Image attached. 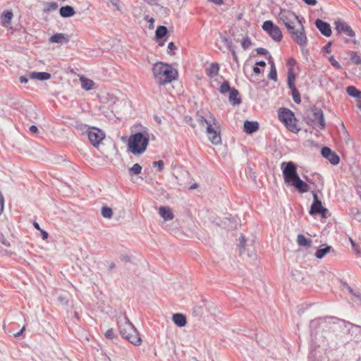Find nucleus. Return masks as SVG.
I'll list each match as a JSON object with an SVG mask.
<instances>
[{"label":"nucleus","instance_id":"nucleus-54","mask_svg":"<svg viewBox=\"0 0 361 361\" xmlns=\"http://www.w3.org/2000/svg\"><path fill=\"white\" fill-rule=\"evenodd\" d=\"M331 42H328L323 48L324 51L330 53L331 52Z\"/></svg>","mask_w":361,"mask_h":361},{"label":"nucleus","instance_id":"nucleus-42","mask_svg":"<svg viewBox=\"0 0 361 361\" xmlns=\"http://www.w3.org/2000/svg\"><path fill=\"white\" fill-rule=\"evenodd\" d=\"M350 242L356 255L357 256H360L361 254V250L360 247L355 243V242L352 238H350Z\"/></svg>","mask_w":361,"mask_h":361},{"label":"nucleus","instance_id":"nucleus-61","mask_svg":"<svg viewBox=\"0 0 361 361\" xmlns=\"http://www.w3.org/2000/svg\"><path fill=\"white\" fill-rule=\"evenodd\" d=\"M354 297H355L357 300H359L361 302V293L358 290H357L356 293H355Z\"/></svg>","mask_w":361,"mask_h":361},{"label":"nucleus","instance_id":"nucleus-32","mask_svg":"<svg viewBox=\"0 0 361 361\" xmlns=\"http://www.w3.org/2000/svg\"><path fill=\"white\" fill-rule=\"evenodd\" d=\"M350 214L353 217V219L356 221L361 222V212L355 207H353L350 209Z\"/></svg>","mask_w":361,"mask_h":361},{"label":"nucleus","instance_id":"nucleus-63","mask_svg":"<svg viewBox=\"0 0 361 361\" xmlns=\"http://www.w3.org/2000/svg\"><path fill=\"white\" fill-rule=\"evenodd\" d=\"M40 231H41V233L42 235V238L44 240L47 239L48 238L47 232H46L45 231H43V230H40Z\"/></svg>","mask_w":361,"mask_h":361},{"label":"nucleus","instance_id":"nucleus-1","mask_svg":"<svg viewBox=\"0 0 361 361\" xmlns=\"http://www.w3.org/2000/svg\"><path fill=\"white\" fill-rule=\"evenodd\" d=\"M279 19L284 25L292 39L301 48L307 46V39L302 25L303 18L299 17L293 11L281 9L279 13Z\"/></svg>","mask_w":361,"mask_h":361},{"label":"nucleus","instance_id":"nucleus-36","mask_svg":"<svg viewBox=\"0 0 361 361\" xmlns=\"http://www.w3.org/2000/svg\"><path fill=\"white\" fill-rule=\"evenodd\" d=\"M102 215L104 218L110 219L113 215V211L110 207H103L102 208Z\"/></svg>","mask_w":361,"mask_h":361},{"label":"nucleus","instance_id":"nucleus-57","mask_svg":"<svg viewBox=\"0 0 361 361\" xmlns=\"http://www.w3.org/2000/svg\"><path fill=\"white\" fill-rule=\"evenodd\" d=\"M19 80L21 83H27L28 82V78L27 76L23 75L20 77Z\"/></svg>","mask_w":361,"mask_h":361},{"label":"nucleus","instance_id":"nucleus-2","mask_svg":"<svg viewBox=\"0 0 361 361\" xmlns=\"http://www.w3.org/2000/svg\"><path fill=\"white\" fill-rule=\"evenodd\" d=\"M117 323L121 336L135 345L141 344V338L134 325L126 315L121 313L117 317Z\"/></svg>","mask_w":361,"mask_h":361},{"label":"nucleus","instance_id":"nucleus-4","mask_svg":"<svg viewBox=\"0 0 361 361\" xmlns=\"http://www.w3.org/2000/svg\"><path fill=\"white\" fill-rule=\"evenodd\" d=\"M149 144V136L142 133H136L128 139V147L129 151L135 154L140 155L144 153Z\"/></svg>","mask_w":361,"mask_h":361},{"label":"nucleus","instance_id":"nucleus-48","mask_svg":"<svg viewBox=\"0 0 361 361\" xmlns=\"http://www.w3.org/2000/svg\"><path fill=\"white\" fill-rule=\"evenodd\" d=\"M144 19L149 22V29H152L154 28V19L153 18H151L149 17V16H145Z\"/></svg>","mask_w":361,"mask_h":361},{"label":"nucleus","instance_id":"nucleus-40","mask_svg":"<svg viewBox=\"0 0 361 361\" xmlns=\"http://www.w3.org/2000/svg\"><path fill=\"white\" fill-rule=\"evenodd\" d=\"M221 40L226 44L230 51L234 49L231 39L224 36H221Z\"/></svg>","mask_w":361,"mask_h":361},{"label":"nucleus","instance_id":"nucleus-64","mask_svg":"<svg viewBox=\"0 0 361 361\" xmlns=\"http://www.w3.org/2000/svg\"><path fill=\"white\" fill-rule=\"evenodd\" d=\"M348 290L349 291V293L353 295V296L355 295V293H356L357 290H355L353 288H351L350 286H348Z\"/></svg>","mask_w":361,"mask_h":361},{"label":"nucleus","instance_id":"nucleus-59","mask_svg":"<svg viewBox=\"0 0 361 361\" xmlns=\"http://www.w3.org/2000/svg\"><path fill=\"white\" fill-rule=\"evenodd\" d=\"M208 1L214 3L216 5H221L223 4V0H208Z\"/></svg>","mask_w":361,"mask_h":361},{"label":"nucleus","instance_id":"nucleus-47","mask_svg":"<svg viewBox=\"0 0 361 361\" xmlns=\"http://www.w3.org/2000/svg\"><path fill=\"white\" fill-rule=\"evenodd\" d=\"M0 242L6 247H10L11 245L10 242L2 234L0 235Z\"/></svg>","mask_w":361,"mask_h":361},{"label":"nucleus","instance_id":"nucleus-45","mask_svg":"<svg viewBox=\"0 0 361 361\" xmlns=\"http://www.w3.org/2000/svg\"><path fill=\"white\" fill-rule=\"evenodd\" d=\"M152 164L153 166L158 168L159 171H161L164 169V161L162 160L154 161Z\"/></svg>","mask_w":361,"mask_h":361},{"label":"nucleus","instance_id":"nucleus-39","mask_svg":"<svg viewBox=\"0 0 361 361\" xmlns=\"http://www.w3.org/2000/svg\"><path fill=\"white\" fill-rule=\"evenodd\" d=\"M252 44L251 39L249 37H245L241 41V45L243 49H247Z\"/></svg>","mask_w":361,"mask_h":361},{"label":"nucleus","instance_id":"nucleus-56","mask_svg":"<svg viewBox=\"0 0 361 361\" xmlns=\"http://www.w3.org/2000/svg\"><path fill=\"white\" fill-rule=\"evenodd\" d=\"M30 130L32 133H37L38 131H39L37 127L36 126H34V125H32V126H31L30 127Z\"/></svg>","mask_w":361,"mask_h":361},{"label":"nucleus","instance_id":"nucleus-23","mask_svg":"<svg viewBox=\"0 0 361 361\" xmlns=\"http://www.w3.org/2000/svg\"><path fill=\"white\" fill-rule=\"evenodd\" d=\"M59 13L63 18H69L75 13L73 8L71 6H62L59 10Z\"/></svg>","mask_w":361,"mask_h":361},{"label":"nucleus","instance_id":"nucleus-13","mask_svg":"<svg viewBox=\"0 0 361 361\" xmlns=\"http://www.w3.org/2000/svg\"><path fill=\"white\" fill-rule=\"evenodd\" d=\"M314 25L324 36L329 37L331 35V28L328 23L324 22L321 19H317Z\"/></svg>","mask_w":361,"mask_h":361},{"label":"nucleus","instance_id":"nucleus-62","mask_svg":"<svg viewBox=\"0 0 361 361\" xmlns=\"http://www.w3.org/2000/svg\"><path fill=\"white\" fill-rule=\"evenodd\" d=\"M253 72L256 74H259L261 73V70L258 66H255L253 67Z\"/></svg>","mask_w":361,"mask_h":361},{"label":"nucleus","instance_id":"nucleus-44","mask_svg":"<svg viewBox=\"0 0 361 361\" xmlns=\"http://www.w3.org/2000/svg\"><path fill=\"white\" fill-rule=\"evenodd\" d=\"M352 61L356 64L361 63V57L358 56L356 53H353L350 57Z\"/></svg>","mask_w":361,"mask_h":361},{"label":"nucleus","instance_id":"nucleus-14","mask_svg":"<svg viewBox=\"0 0 361 361\" xmlns=\"http://www.w3.org/2000/svg\"><path fill=\"white\" fill-rule=\"evenodd\" d=\"M329 210L322 206L321 202H312L310 214L311 215L321 214L323 218H326Z\"/></svg>","mask_w":361,"mask_h":361},{"label":"nucleus","instance_id":"nucleus-51","mask_svg":"<svg viewBox=\"0 0 361 361\" xmlns=\"http://www.w3.org/2000/svg\"><path fill=\"white\" fill-rule=\"evenodd\" d=\"M256 51L258 54H260V55H267L269 54V51L264 49V48H262V47H259V48H257L256 49Z\"/></svg>","mask_w":361,"mask_h":361},{"label":"nucleus","instance_id":"nucleus-12","mask_svg":"<svg viewBox=\"0 0 361 361\" xmlns=\"http://www.w3.org/2000/svg\"><path fill=\"white\" fill-rule=\"evenodd\" d=\"M322 155L327 159L329 162L334 165H336L340 161V157L328 147H324L321 151Z\"/></svg>","mask_w":361,"mask_h":361},{"label":"nucleus","instance_id":"nucleus-35","mask_svg":"<svg viewBox=\"0 0 361 361\" xmlns=\"http://www.w3.org/2000/svg\"><path fill=\"white\" fill-rule=\"evenodd\" d=\"M233 88H231L229 82L224 81L220 86L219 91L221 94H226L230 92Z\"/></svg>","mask_w":361,"mask_h":361},{"label":"nucleus","instance_id":"nucleus-21","mask_svg":"<svg viewBox=\"0 0 361 361\" xmlns=\"http://www.w3.org/2000/svg\"><path fill=\"white\" fill-rule=\"evenodd\" d=\"M173 322L179 327L185 326L186 324V317L180 313H176L173 315Z\"/></svg>","mask_w":361,"mask_h":361},{"label":"nucleus","instance_id":"nucleus-20","mask_svg":"<svg viewBox=\"0 0 361 361\" xmlns=\"http://www.w3.org/2000/svg\"><path fill=\"white\" fill-rule=\"evenodd\" d=\"M102 99V102L106 104L109 108L112 107L118 102L117 97L110 94H106L105 96H103Z\"/></svg>","mask_w":361,"mask_h":361},{"label":"nucleus","instance_id":"nucleus-26","mask_svg":"<svg viewBox=\"0 0 361 361\" xmlns=\"http://www.w3.org/2000/svg\"><path fill=\"white\" fill-rule=\"evenodd\" d=\"M297 243L300 246L310 247L312 245V240L305 238L302 234H298L297 236Z\"/></svg>","mask_w":361,"mask_h":361},{"label":"nucleus","instance_id":"nucleus-31","mask_svg":"<svg viewBox=\"0 0 361 361\" xmlns=\"http://www.w3.org/2000/svg\"><path fill=\"white\" fill-rule=\"evenodd\" d=\"M142 166L139 164H135L128 169V173L130 176L138 175L141 173Z\"/></svg>","mask_w":361,"mask_h":361},{"label":"nucleus","instance_id":"nucleus-50","mask_svg":"<svg viewBox=\"0 0 361 361\" xmlns=\"http://www.w3.org/2000/svg\"><path fill=\"white\" fill-rule=\"evenodd\" d=\"M245 239L244 238V236L241 235L240 238H239V242H240V252H243V249H244L245 246Z\"/></svg>","mask_w":361,"mask_h":361},{"label":"nucleus","instance_id":"nucleus-10","mask_svg":"<svg viewBox=\"0 0 361 361\" xmlns=\"http://www.w3.org/2000/svg\"><path fill=\"white\" fill-rule=\"evenodd\" d=\"M335 25L336 30L338 32L343 33L351 38H355V33L347 23L343 21H336Z\"/></svg>","mask_w":361,"mask_h":361},{"label":"nucleus","instance_id":"nucleus-53","mask_svg":"<svg viewBox=\"0 0 361 361\" xmlns=\"http://www.w3.org/2000/svg\"><path fill=\"white\" fill-rule=\"evenodd\" d=\"M4 206V199L2 194L0 192V214L3 212Z\"/></svg>","mask_w":361,"mask_h":361},{"label":"nucleus","instance_id":"nucleus-46","mask_svg":"<svg viewBox=\"0 0 361 361\" xmlns=\"http://www.w3.org/2000/svg\"><path fill=\"white\" fill-rule=\"evenodd\" d=\"M76 128L81 130L82 132L85 131L87 133V130L90 129L87 125L79 123L76 125Z\"/></svg>","mask_w":361,"mask_h":361},{"label":"nucleus","instance_id":"nucleus-33","mask_svg":"<svg viewBox=\"0 0 361 361\" xmlns=\"http://www.w3.org/2000/svg\"><path fill=\"white\" fill-rule=\"evenodd\" d=\"M289 89L291 90L292 97H293V101L296 104H300L301 102V99H300V94L298 90L295 88V87H293L289 88Z\"/></svg>","mask_w":361,"mask_h":361},{"label":"nucleus","instance_id":"nucleus-41","mask_svg":"<svg viewBox=\"0 0 361 361\" xmlns=\"http://www.w3.org/2000/svg\"><path fill=\"white\" fill-rule=\"evenodd\" d=\"M268 78L274 81L277 80V72L275 66H273V68H271Z\"/></svg>","mask_w":361,"mask_h":361},{"label":"nucleus","instance_id":"nucleus-43","mask_svg":"<svg viewBox=\"0 0 361 361\" xmlns=\"http://www.w3.org/2000/svg\"><path fill=\"white\" fill-rule=\"evenodd\" d=\"M329 61L331 63V66L336 68V69L341 68L340 63L335 59L334 56H329Z\"/></svg>","mask_w":361,"mask_h":361},{"label":"nucleus","instance_id":"nucleus-7","mask_svg":"<svg viewBox=\"0 0 361 361\" xmlns=\"http://www.w3.org/2000/svg\"><path fill=\"white\" fill-rule=\"evenodd\" d=\"M262 29L276 42L282 39L283 35L281 29L273 23L271 20H266L262 25Z\"/></svg>","mask_w":361,"mask_h":361},{"label":"nucleus","instance_id":"nucleus-38","mask_svg":"<svg viewBox=\"0 0 361 361\" xmlns=\"http://www.w3.org/2000/svg\"><path fill=\"white\" fill-rule=\"evenodd\" d=\"M58 4L56 2H50L47 4L46 8L44 9V12L49 13L50 11H55L58 8Z\"/></svg>","mask_w":361,"mask_h":361},{"label":"nucleus","instance_id":"nucleus-52","mask_svg":"<svg viewBox=\"0 0 361 361\" xmlns=\"http://www.w3.org/2000/svg\"><path fill=\"white\" fill-rule=\"evenodd\" d=\"M105 336L109 338H113L115 336L114 331L112 329H110L106 331Z\"/></svg>","mask_w":361,"mask_h":361},{"label":"nucleus","instance_id":"nucleus-8","mask_svg":"<svg viewBox=\"0 0 361 361\" xmlns=\"http://www.w3.org/2000/svg\"><path fill=\"white\" fill-rule=\"evenodd\" d=\"M87 136L90 142L94 147H97L104 138V133L97 128H91L87 130Z\"/></svg>","mask_w":361,"mask_h":361},{"label":"nucleus","instance_id":"nucleus-27","mask_svg":"<svg viewBox=\"0 0 361 361\" xmlns=\"http://www.w3.org/2000/svg\"><path fill=\"white\" fill-rule=\"evenodd\" d=\"M196 118L197 121L199 123L200 125L202 126H204L205 124L207 125V126H208V123H212V122L213 123V124H216V119L212 114L210 115V120H208L205 118L204 116L199 114L197 115Z\"/></svg>","mask_w":361,"mask_h":361},{"label":"nucleus","instance_id":"nucleus-5","mask_svg":"<svg viewBox=\"0 0 361 361\" xmlns=\"http://www.w3.org/2000/svg\"><path fill=\"white\" fill-rule=\"evenodd\" d=\"M285 183L290 185L299 176L295 164L292 161L282 162L281 164Z\"/></svg>","mask_w":361,"mask_h":361},{"label":"nucleus","instance_id":"nucleus-34","mask_svg":"<svg viewBox=\"0 0 361 361\" xmlns=\"http://www.w3.org/2000/svg\"><path fill=\"white\" fill-rule=\"evenodd\" d=\"M295 74L293 73L292 71H288V79H287V82H288V86L289 88H292L293 87H295Z\"/></svg>","mask_w":361,"mask_h":361},{"label":"nucleus","instance_id":"nucleus-19","mask_svg":"<svg viewBox=\"0 0 361 361\" xmlns=\"http://www.w3.org/2000/svg\"><path fill=\"white\" fill-rule=\"evenodd\" d=\"M229 102L233 106L238 105L241 102V99L239 97V92L235 88H233L229 92Z\"/></svg>","mask_w":361,"mask_h":361},{"label":"nucleus","instance_id":"nucleus-28","mask_svg":"<svg viewBox=\"0 0 361 361\" xmlns=\"http://www.w3.org/2000/svg\"><path fill=\"white\" fill-rule=\"evenodd\" d=\"M331 249V246L323 245L315 253V257L317 259H322L325 255L330 252Z\"/></svg>","mask_w":361,"mask_h":361},{"label":"nucleus","instance_id":"nucleus-3","mask_svg":"<svg viewBox=\"0 0 361 361\" xmlns=\"http://www.w3.org/2000/svg\"><path fill=\"white\" fill-rule=\"evenodd\" d=\"M152 73L159 85L170 83L178 76L177 71L171 65L162 62H157L153 65Z\"/></svg>","mask_w":361,"mask_h":361},{"label":"nucleus","instance_id":"nucleus-22","mask_svg":"<svg viewBox=\"0 0 361 361\" xmlns=\"http://www.w3.org/2000/svg\"><path fill=\"white\" fill-rule=\"evenodd\" d=\"M160 216L166 221L173 219V214L172 213L170 208L166 207H161L159 212Z\"/></svg>","mask_w":361,"mask_h":361},{"label":"nucleus","instance_id":"nucleus-18","mask_svg":"<svg viewBox=\"0 0 361 361\" xmlns=\"http://www.w3.org/2000/svg\"><path fill=\"white\" fill-rule=\"evenodd\" d=\"M30 79H36L41 81L47 80L51 78V75L46 72H32L28 74Z\"/></svg>","mask_w":361,"mask_h":361},{"label":"nucleus","instance_id":"nucleus-6","mask_svg":"<svg viewBox=\"0 0 361 361\" xmlns=\"http://www.w3.org/2000/svg\"><path fill=\"white\" fill-rule=\"evenodd\" d=\"M279 118L289 130L293 132L296 129L295 115L290 109L281 108L279 110Z\"/></svg>","mask_w":361,"mask_h":361},{"label":"nucleus","instance_id":"nucleus-58","mask_svg":"<svg viewBox=\"0 0 361 361\" xmlns=\"http://www.w3.org/2000/svg\"><path fill=\"white\" fill-rule=\"evenodd\" d=\"M313 202H321V201L318 198V195L316 192H313Z\"/></svg>","mask_w":361,"mask_h":361},{"label":"nucleus","instance_id":"nucleus-15","mask_svg":"<svg viewBox=\"0 0 361 361\" xmlns=\"http://www.w3.org/2000/svg\"><path fill=\"white\" fill-rule=\"evenodd\" d=\"M290 185H293L294 188H295L300 192H306L309 190L308 185L300 179V178L298 176L294 181H293L290 184Z\"/></svg>","mask_w":361,"mask_h":361},{"label":"nucleus","instance_id":"nucleus-25","mask_svg":"<svg viewBox=\"0 0 361 361\" xmlns=\"http://www.w3.org/2000/svg\"><path fill=\"white\" fill-rule=\"evenodd\" d=\"M80 80L82 89L87 91L93 89V87L94 85V82L93 80L88 79L84 76L80 77Z\"/></svg>","mask_w":361,"mask_h":361},{"label":"nucleus","instance_id":"nucleus-29","mask_svg":"<svg viewBox=\"0 0 361 361\" xmlns=\"http://www.w3.org/2000/svg\"><path fill=\"white\" fill-rule=\"evenodd\" d=\"M346 92L348 94L354 98L361 97V91L357 90L355 86H348L346 88Z\"/></svg>","mask_w":361,"mask_h":361},{"label":"nucleus","instance_id":"nucleus-11","mask_svg":"<svg viewBox=\"0 0 361 361\" xmlns=\"http://www.w3.org/2000/svg\"><path fill=\"white\" fill-rule=\"evenodd\" d=\"M207 133L209 140L214 145H218L221 143V139L219 131L214 129L212 123H208V126H206Z\"/></svg>","mask_w":361,"mask_h":361},{"label":"nucleus","instance_id":"nucleus-49","mask_svg":"<svg viewBox=\"0 0 361 361\" xmlns=\"http://www.w3.org/2000/svg\"><path fill=\"white\" fill-rule=\"evenodd\" d=\"M176 49V46L174 44L173 42H171L168 44V53L169 54H173V50Z\"/></svg>","mask_w":361,"mask_h":361},{"label":"nucleus","instance_id":"nucleus-30","mask_svg":"<svg viewBox=\"0 0 361 361\" xmlns=\"http://www.w3.org/2000/svg\"><path fill=\"white\" fill-rule=\"evenodd\" d=\"M167 32H168V30H167L166 27H165L164 25H159L157 28V30L155 32V37H157V39H161L165 35H166Z\"/></svg>","mask_w":361,"mask_h":361},{"label":"nucleus","instance_id":"nucleus-37","mask_svg":"<svg viewBox=\"0 0 361 361\" xmlns=\"http://www.w3.org/2000/svg\"><path fill=\"white\" fill-rule=\"evenodd\" d=\"M12 17L13 13L11 11L4 12L2 15V22L4 24H8L11 22Z\"/></svg>","mask_w":361,"mask_h":361},{"label":"nucleus","instance_id":"nucleus-9","mask_svg":"<svg viewBox=\"0 0 361 361\" xmlns=\"http://www.w3.org/2000/svg\"><path fill=\"white\" fill-rule=\"evenodd\" d=\"M311 120L316 127L322 130L325 128L326 123L324 118L323 111L321 109L314 108L312 109V116Z\"/></svg>","mask_w":361,"mask_h":361},{"label":"nucleus","instance_id":"nucleus-17","mask_svg":"<svg viewBox=\"0 0 361 361\" xmlns=\"http://www.w3.org/2000/svg\"><path fill=\"white\" fill-rule=\"evenodd\" d=\"M69 41L68 36L63 33H56L49 38V42L51 43L62 44Z\"/></svg>","mask_w":361,"mask_h":361},{"label":"nucleus","instance_id":"nucleus-24","mask_svg":"<svg viewBox=\"0 0 361 361\" xmlns=\"http://www.w3.org/2000/svg\"><path fill=\"white\" fill-rule=\"evenodd\" d=\"M219 66L217 63H212L207 69L206 73L210 78H214L219 74Z\"/></svg>","mask_w":361,"mask_h":361},{"label":"nucleus","instance_id":"nucleus-16","mask_svg":"<svg viewBox=\"0 0 361 361\" xmlns=\"http://www.w3.org/2000/svg\"><path fill=\"white\" fill-rule=\"evenodd\" d=\"M259 128V124L256 121H245L243 125V130L246 133L251 134L257 131Z\"/></svg>","mask_w":361,"mask_h":361},{"label":"nucleus","instance_id":"nucleus-60","mask_svg":"<svg viewBox=\"0 0 361 361\" xmlns=\"http://www.w3.org/2000/svg\"><path fill=\"white\" fill-rule=\"evenodd\" d=\"M255 66L264 67L266 66V63L264 61H259L256 62Z\"/></svg>","mask_w":361,"mask_h":361},{"label":"nucleus","instance_id":"nucleus-55","mask_svg":"<svg viewBox=\"0 0 361 361\" xmlns=\"http://www.w3.org/2000/svg\"><path fill=\"white\" fill-rule=\"evenodd\" d=\"M306 4L310 6H315L317 4V0H302Z\"/></svg>","mask_w":361,"mask_h":361}]
</instances>
